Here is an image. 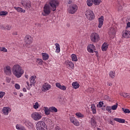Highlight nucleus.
Listing matches in <instances>:
<instances>
[{
	"instance_id": "1",
	"label": "nucleus",
	"mask_w": 130,
	"mask_h": 130,
	"mask_svg": "<svg viewBox=\"0 0 130 130\" xmlns=\"http://www.w3.org/2000/svg\"><path fill=\"white\" fill-rule=\"evenodd\" d=\"M59 6V2L58 0H49L48 4H46L43 7V11L42 12L43 16H48L51 13V11H56V8Z\"/></svg>"
},
{
	"instance_id": "2",
	"label": "nucleus",
	"mask_w": 130,
	"mask_h": 130,
	"mask_svg": "<svg viewBox=\"0 0 130 130\" xmlns=\"http://www.w3.org/2000/svg\"><path fill=\"white\" fill-rule=\"evenodd\" d=\"M12 73L17 79H20L24 75V69H22L21 66L16 64L13 66L12 68Z\"/></svg>"
},
{
	"instance_id": "3",
	"label": "nucleus",
	"mask_w": 130,
	"mask_h": 130,
	"mask_svg": "<svg viewBox=\"0 0 130 130\" xmlns=\"http://www.w3.org/2000/svg\"><path fill=\"white\" fill-rule=\"evenodd\" d=\"M67 12L69 14H76L78 12V5L76 4H71L68 6Z\"/></svg>"
},
{
	"instance_id": "4",
	"label": "nucleus",
	"mask_w": 130,
	"mask_h": 130,
	"mask_svg": "<svg viewBox=\"0 0 130 130\" xmlns=\"http://www.w3.org/2000/svg\"><path fill=\"white\" fill-rule=\"evenodd\" d=\"M36 126L37 130H48L47 125H46L45 122L42 121H38Z\"/></svg>"
},
{
	"instance_id": "5",
	"label": "nucleus",
	"mask_w": 130,
	"mask_h": 130,
	"mask_svg": "<svg viewBox=\"0 0 130 130\" xmlns=\"http://www.w3.org/2000/svg\"><path fill=\"white\" fill-rule=\"evenodd\" d=\"M85 16L89 21H93L95 19V14L91 10H87L85 12Z\"/></svg>"
},
{
	"instance_id": "6",
	"label": "nucleus",
	"mask_w": 130,
	"mask_h": 130,
	"mask_svg": "<svg viewBox=\"0 0 130 130\" xmlns=\"http://www.w3.org/2000/svg\"><path fill=\"white\" fill-rule=\"evenodd\" d=\"M90 40L94 43H97V42L100 41V36H99V34L96 32L91 33L90 35Z\"/></svg>"
},
{
	"instance_id": "7",
	"label": "nucleus",
	"mask_w": 130,
	"mask_h": 130,
	"mask_svg": "<svg viewBox=\"0 0 130 130\" xmlns=\"http://www.w3.org/2000/svg\"><path fill=\"white\" fill-rule=\"evenodd\" d=\"M21 4L26 10H30L32 7V4L31 2L28 1L27 0H22L21 1Z\"/></svg>"
},
{
	"instance_id": "8",
	"label": "nucleus",
	"mask_w": 130,
	"mask_h": 130,
	"mask_svg": "<svg viewBox=\"0 0 130 130\" xmlns=\"http://www.w3.org/2000/svg\"><path fill=\"white\" fill-rule=\"evenodd\" d=\"M31 117L34 120L38 121V120H40L42 118V115H41V113L35 112L31 114Z\"/></svg>"
},
{
	"instance_id": "9",
	"label": "nucleus",
	"mask_w": 130,
	"mask_h": 130,
	"mask_svg": "<svg viewBox=\"0 0 130 130\" xmlns=\"http://www.w3.org/2000/svg\"><path fill=\"white\" fill-rule=\"evenodd\" d=\"M51 89V85L48 83H45L43 84L42 90L43 92H46Z\"/></svg>"
},
{
	"instance_id": "10",
	"label": "nucleus",
	"mask_w": 130,
	"mask_h": 130,
	"mask_svg": "<svg viewBox=\"0 0 130 130\" xmlns=\"http://www.w3.org/2000/svg\"><path fill=\"white\" fill-rule=\"evenodd\" d=\"M24 40L27 45H30L33 42V38L31 36L27 35L25 37Z\"/></svg>"
},
{
	"instance_id": "11",
	"label": "nucleus",
	"mask_w": 130,
	"mask_h": 130,
	"mask_svg": "<svg viewBox=\"0 0 130 130\" xmlns=\"http://www.w3.org/2000/svg\"><path fill=\"white\" fill-rule=\"evenodd\" d=\"M4 73L7 76H11L12 75V69L11 67L7 66L4 69Z\"/></svg>"
},
{
	"instance_id": "12",
	"label": "nucleus",
	"mask_w": 130,
	"mask_h": 130,
	"mask_svg": "<svg viewBox=\"0 0 130 130\" xmlns=\"http://www.w3.org/2000/svg\"><path fill=\"white\" fill-rule=\"evenodd\" d=\"M12 111V109L10 107H3L2 109L3 113L4 115H9V112Z\"/></svg>"
},
{
	"instance_id": "13",
	"label": "nucleus",
	"mask_w": 130,
	"mask_h": 130,
	"mask_svg": "<svg viewBox=\"0 0 130 130\" xmlns=\"http://www.w3.org/2000/svg\"><path fill=\"white\" fill-rule=\"evenodd\" d=\"M122 36L123 38H130V31L128 30H124L122 32Z\"/></svg>"
},
{
	"instance_id": "14",
	"label": "nucleus",
	"mask_w": 130,
	"mask_h": 130,
	"mask_svg": "<svg viewBox=\"0 0 130 130\" xmlns=\"http://www.w3.org/2000/svg\"><path fill=\"white\" fill-rule=\"evenodd\" d=\"M65 63L70 70H74V64L73 62L68 60L65 61Z\"/></svg>"
},
{
	"instance_id": "15",
	"label": "nucleus",
	"mask_w": 130,
	"mask_h": 130,
	"mask_svg": "<svg viewBox=\"0 0 130 130\" xmlns=\"http://www.w3.org/2000/svg\"><path fill=\"white\" fill-rule=\"evenodd\" d=\"M94 50H95V46L93 44H89L87 46V51L88 52H90V53H94Z\"/></svg>"
},
{
	"instance_id": "16",
	"label": "nucleus",
	"mask_w": 130,
	"mask_h": 130,
	"mask_svg": "<svg viewBox=\"0 0 130 130\" xmlns=\"http://www.w3.org/2000/svg\"><path fill=\"white\" fill-rule=\"evenodd\" d=\"M23 123L27 126L29 128H33L34 127V125L33 124V123L30 122L28 120H24L23 121Z\"/></svg>"
},
{
	"instance_id": "17",
	"label": "nucleus",
	"mask_w": 130,
	"mask_h": 130,
	"mask_svg": "<svg viewBox=\"0 0 130 130\" xmlns=\"http://www.w3.org/2000/svg\"><path fill=\"white\" fill-rule=\"evenodd\" d=\"M55 86L57 88L60 89V90H62V91H66L67 90V87L64 85H61L59 83H56Z\"/></svg>"
},
{
	"instance_id": "18",
	"label": "nucleus",
	"mask_w": 130,
	"mask_h": 130,
	"mask_svg": "<svg viewBox=\"0 0 130 130\" xmlns=\"http://www.w3.org/2000/svg\"><path fill=\"white\" fill-rule=\"evenodd\" d=\"M104 22V17L101 16L99 18V25L98 28H101L103 26V23Z\"/></svg>"
},
{
	"instance_id": "19",
	"label": "nucleus",
	"mask_w": 130,
	"mask_h": 130,
	"mask_svg": "<svg viewBox=\"0 0 130 130\" xmlns=\"http://www.w3.org/2000/svg\"><path fill=\"white\" fill-rule=\"evenodd\" d=\"M35 79H36V76H31V77L29 78L30 86H32V85H35V83H36Z\"/></svg>"
},
{
	"instance_id": "20",
	"label": "nucleus",
	"mask_w": 130,
	"mask_h": 130,
	"mask_svg": "<svg viewBox=\"0 0 130 130\" xmlns=\"http://www.w3.org/2000/svg\"><path fill=\"white\" fill-rule=\"evenodd\" d=\"M72 86L74 89H79L80 84L78 82L76 81L72 83Z\"/></svg>"
},
{
	"instance_id": "21",
	"label": "nucleus",
	"mask_w": 130,
	"mask_h": 130,
	"mask_svg": "<svg viewBox=\"0 0 130 130\" xmlns=\"http://www.w3.org/2000/svg\"><path fill=\"white\" fill-rule=\"evenodd\" d=\"M108 48V44L104 43L102 46V50L103 51H106Z\"/></svg>"
},
{
	"instance_id": "22",
	"label": "nucleus",
	"mask_w": 130,
	"mask_h": 130,
	"mask_svg": "<svg viewBox=\"0 0 130 130\" xmlns=\"http://www.w3.org/2000/svg\"><path fill=\"white\" fill-rule=\"evenodd\" d=\"M115 32H116V29L113 27H111L109 30V35H114V34H115Z\"/></svg>"
},
{
	"instance_id": "23",
	"label": "nucleus",
	"mask_w": 130,
	"mask_h": 130,
	"mask_svg": "<svg viewBox=\"0 0 130 130\" xmlns=\"http://www.w3.org/2000/svg\"><path fill=\"white\" fill-rule=\"evenodd\" d=\"M90 109L91 111H92L93 114H96L97 111L96 109V106H95V104H91Z\"/></svg>"
},
{
	"instance_id": "24",
	"label": "nucleus",
	"mask_w": 130,
	"mask_h": 130,
	"mask_svg": "<svg viewBox=\"0 0 130 130\" xmlns=\"http://www.w3.org/2000/svg\"><path fill=\"white\" fill-rule=\"evenodd\" d=\"M114 120L117 121V122H119L120 123H124V122H125V120L119 118H114Z\"/></svg>"
},
{
	"instance_id": "25",
	"label": "nucleus",
	"mask_w": 130,
	"mask_h": 130,
	"mask_svg": "<svg viewBox=\"0 0 130 130\" xmlns=\"http://www.w3.org/2000/svg\"><path fill=\"white\" fill-rule=\"evenodd\" d=\"M14 9L16 11L18 12V13H26V10L21 7H14Z\"/></svg>"
},
{
	"instance_id": "26",
	"label": "nucleus",
	"mask_w": 130,
	"mask_h": 130,
	"mask_svg": "<svg viewBox=\"0 0 130 130\" xmlns=\"http://www.w3.org/2000/svg\"><path fill=\"white\" fill-rule=\"evenodd\" d=\"M55 46L56 48L55 52L56 53H59L60 52V46H59V44L56 43L55 44Z\"/></svg>"
},
{
	"instance_id": "27",
	"label": "nucleus",
	"mask_w": 130,
	"mask_h": 130,
	"mask_svg": "<svg viewBox=\"0 0 130 130\" xmlns=\"http://www.w3.org/2000/svg\"><path fill=\"white\" fill-rule=\"evenodd\" d=\"M42 55L43 60H47L49 58V55L46 53H42Z\"/></svg>"
},
{
	"instance_id": "28",
	"label": "nucleus",
	"mask_w": 130,
	"mask_h": 130,
	"mask_svg": "<svg viewBox=\"0 0 130 130\" xmlns=\"http://www.w3.org/2000/svg\"><path fill=\"white\" fill-rule=\"evenodd\" d=\"M44 111L46 115H49L50 114V110H49V108H48L47 107H44Z\"/></svg>"
},
{
	"instance_id": "29",
	"label": "nucleus",
	"mask_w": 130,
	"mask_h": 130,
	"mask_svg": "<svg viewBox=\"0 0 130 130\" xmlns=\"http://www.w3.org/2000/svg\"><path fill=\"white\" fill-rule=\"evenodd\" d=\"M0 28L2 29H4V30H10L11 29V27L10 25H7L5 27H4V25H0Z\"/></svg>"
},
{
	"instance_id": "30",
	"label": "nucleus",
	"mask_w": 130,
	"mask_h": 130,
	"mask_svg": "<svg viewBox=\"0 0 130 130\" xmlns=\"http://www.w3.org/2000/svg\"><path fill=\"white\" fill-rule=\"evenodd\" d=\"M50 112H57V109L55 107H49Z\"/></svg>"
},
{
	"instance_id": "31",
	"label": "nucleus",
	"mask_w": 130,
	"mask_h": 130,
	"mask_svg": "<svg viewBox=\"0 0 130 130\" xmlns=\"http://www.w3.org/2000/svg\"><path fill=\"white\" fill-rule=\"evenodd\" d=\"M71 56L72 61H78V57H77L76 54H72Z\"/></svg>"
},
{
	"instance_id": "32",
	"label": "nucleus",
	"mask_w": 130,
	"mask_h": 130,
	"mask_svg": "<svg viewBox=\"0 0 130 130\" xmlns=\"http://www.w3.org/2000/svg\"><path fill=\"white\" fill-rule=\"evenodd\" d=\"M120 96H122V97H124V98H130V95H128L127 93L121 92L120 93Z\"/></svg>"
},
{
	"instance_id": "33",
	"label": "nucleus",
	"mask_w": 130,
	"mask_h": 130,
	"mask_svg": "<svg viewBox=\"0 0 130 130\" xmlns=\"http://www.w3.org/2000/svg\"><path fill=\"white\" fill-rule=\"evenodd\" d=\"M40 107V105H39V103H38V102H36L33 104V108H34V109H38Z\"/></svg>"
},
{
	"instance_id": "34",
	"label": "nucleus",
	"mask_w": 130,
	"mask_h": 130,
	"mask_svg": "<svg viewBox=\"0 0 130 130\" xmlns=\"http://www.w3.org/2000/svg\"><path fill=\"white\" fill-rule=\"evenodd\" d=\"M93 5H95V6H99L101 3V0H93Z\"/></svg>"
},
{
	"instance_id": "35",
	"label": "nucleus",
	"mask_w": 130,
	"mask_h": 130,
	"mask_svg": "<svg viewBox=\"0 0 130 130\" xmlns=\"http://www.w3.org/2000/svg\"><path fill=\"white\" fill-rule=\"evenodd\" d=\"M93 0H87V5L88 7H92L93 6Z\"/></svg>"
},
{
	"instance_id": "36",
	"label": "nucleus",
	"mask_w": 130,
	"mask_h": 130,
	"mask_svg": "<svg viewBox=\"0 0 130 130\" xmlns=\"http://www.w3.org/2000/svg\"><path fill=\"white\" fill-rule=\"evenodd\" d=\"M91 124L92 125V126H96V121H95V120L94 119V118H91Z\"/></svg>"
},
{
	"instance_id": "37",
	"label": "nucleus",
	"mask_w": 130,
	"mask_h": 130,
	"mask_svg": "<svg viewBox=\"0 0 130 130\" xmlns=\"http://www.w3.org/2000/svg\"><path fill=\"white\" fill-rule=\"evenodd\" d=\"M109 76L112 78V79H114V78H115V72L110 71L109 73Z\"/></svg>"
},
{
	"instance_id": "38",
	"label": "nucleus",
	"mask_w": 130,
	"mask_h": 130,
	"mask_svg": "<svg viewBox=\"0 0 130 130\" xmlns=\"http://www.w3.org/2000/svg\"><path fill=\"white\" fill-rule=\"evenodd\" d=\"M75 115L77 116L78 118H83L84 117V115L82 114L81 113H76Z\"/></svg>"
},
{
	"instance_id": "39",
	"label": "nucleus",
	"mask_w": 130,
	"mask_h": 130,
	"mask_svg": "<svg viewBox=\"0 0 130 130\" xmlns=\"http://www.w3.org/2000/svg\"><path fill=\"white\" fill-rule=\"evenodd\" d=\"M122 111L124 112L125 114H129L130 113V110L128 109H124L123 108H122Z\"/></svg>"
},
{
	"instance_id": "40",
	"label": "nucleus",
	"mask_w": 130,
	"mask_h": 130,
	"mask_svg": "<svg viewBox=\"0 0 130 130\" xmlns=\"http://www.w3.org/2000/svg\"><path fill=\"white\" fill-rule=\"evenodd\" d=\"M74 125L76 126H79L80 125V122L78 120H75L73 123Z\"/></svg>"
},
{
	"instance_id": "41",
	"label": "nucleus",
	"mask_w": 130,
	"mask_h": 130,
	"mask_svg": "<svg viewBox=\"0 0 130 130\" xmlns=\"http://www.w3.org/2000/svg\"><path fill=\"white\" fill-rule=\"evenodd\" d=\"M118 106V104L116 103V105L112 106L111 107L112 108V110H116L117 109V107Z\"/></svg>"
},
{
	"instance_id": "42",
	"label": "nucleus",
	"mask_w": 130,
	"mask_h": 130,
	"mask_svg": "<svg viewBox=\"0 0 130 130\" xmlns=\"http://www.w3.org/2000/svg\"><path fill=\"white\" fill-rule=\"evenodd\" d=\"M8 14V13L7 11H3L0 12V16H7Z\"/></svg>"
},
{
	"instance_id": "43",
	"label": "nucleus",
	"mask_w": 130,
	"mask_h": 130,
	"mask_svg": "<svg viewBox=\"0 0 130 130\" xmlns=\"http://www.w3.org/2000/svg\"><path fill=\"white\" fill-rule=\"evenodd\" d=\"M0 51H3L4 52H8V49H7L5 47H0Z\"/></svg>"
},
{
	"instance_id": "44",
	"label": "nucleus",
	"mask_w": 130,
	"mask_h": 130,
	"mask_svg": "<svg viewBox=\"0 0 130 130\" xmlns=\"http://www.w3.org/2000/svg\"><path fill=\"white\" fill-rule=\"evenodd\" d=\"M75 120H76V119L75 117H73V116L70 117V120L71 122H72V123H73L74 122V121H75Z\"/></svg>"
},
{
	"instance_id": "45",
	"label": "nucleus",
	"mask_w": 130,
	"mask_h": 130,
	"mask_svg": "<svg viewBox=\"0 0 130 130\" xmlns=\"http://www.w3.org/2000/svg\"><path fill=\"white\" fill-rule=\"evenodd\" d=\"M26 84L27 85V90H30V88H31V86L32 85H31V84H30L29 83V82H28V81H26Z\"/></svg>"
},
{
	"instance_id": "46",
	"label": "nucleus",
	"mask_w": 130,
	"mask_h": 130,
	"mask_svg": "<svg viewBox=\"0 0 130 130\" xmlns=\"http://www.w3.org/2000/svg\"><path fill=\"white\" fill-rule=\"evenodd\" d=\"M37 62H38L39 64H42V62H43V60L42 59L38 58L37 60Z\"/></svg>"
},
{
	"instance_id": "47",
	"label": "nucleus",
	"mask_w": 130,
	"mask_h": 130,
	"mask_svg": "<svg viewBox=\"0 0 130 130\" xmlns=\"http://www.w3.org/2000/svg\"><path fill=\"white\" fill-rule=\"evenodd\" d=\"M103 102H100L99 103V104L97 105V107H98L99 108H101V107H102V106H103Z\"/></svg>"
},
{
	"instance_id": "48",
	"label": "nucleus",
	"mask_w": 130,
	"mask_h": 130,
	"mask_svg": "<svg viewBox=\"0 0 130 130\" xmlns=\"http://www.w3.org/2000/svg\"><path fill=\"white\" fill-rule=\"evenodd\" d=\"M6 95V92L4 91H0V98H3L4 96Z\"/></svg>"
},
{
	"instance_id": "49",
	"label": "nucleus",
	"mask_w": 130,
	"mask_h": 130,
	"mask_svg": "<svg viewBox=\"0 0 130 130\" xmlns=\"http://www.w3.org/2000/svg\"><path fill=\"white\" fill-rule=\"evenodd\" d=\"M112 108L110 106H108L107 107V108H106V110L108 111V112L109 113H111V110H112Z\"/></svg>"
},
{
	"instance_id": "50",
	"label": "nucleus",
	"mask_w": 130,
	"mask_h": 130,
	"mask_svg": "<svg viewBox=\"0 0 130 130\" xmlns=\"http://www.w3.org/2000/svg\"><path fill=\"white\" fill-rule=\"evenodd\" d=\"M15 87L17 90H20V85L18 83L15 84Z\"/></svg>"
},
{
	"instance_id": "51",
	"label": "nucleus",
	"mask_w": 130,
	"mask_h": 130,
	"mask_svg": "<svg viewBox=\"0 0 130 130\" xmlns=\"http://www.w3.org/2000/svg\"><path fill=\"white\" fill-rule=\"evenodd\" d=\"M104 98L105 100H107L108 101H109V100H110V98L108 96V95L104 96Z\"/></svg>"
},
{
	"instance_id": "52",
	"label": "nucleus",
	"mask_w": 130,
	"mask_h": 130,
	"mask_svg": "<svg viewBox=\"0 0 130 130\" xmlns=\"http://www.w3.org/2000/svg\"><path fill=\"white\" fill-rule=\"evenodd\" d=\"M22 126H21V125H19V124H17L16 125V128L17 129H18V130H20V128H21V127Z\"/></svg>"
},
{
	"instance_id": "53",
	"label": "nucleus",
	"mask_w": 130,
	"mask_h": 130,
	"mask_svg": "<svg viewBox=\"0 0 130 130\" xmlns=\"http://www.w3.org/2000/svg\"><path fill=\"white\" fill-rule=\"evenodd\" d=\"M19 130H26V129L24 127V126H21L19 129Z\"/></svg>"
},
{
	"instance_id": "54",
	"label": "nucleus",
	"mask_w": 130,
	"mask_h": 130,
	"mask_svg": "<svg viewBox=\"0 0 130 130\" xmlns=\"http://www.w3.org/2000/svg\"><path fill=\"white\" fill-rule=\"evenodd\" d=\"M89 91H91V92H94V88H89Z\"/></svg>"
},
{
	"instance_id": "55",
	"label": "nucleus",
	"mask_w": 130,
	"mask_h": 130,
	"mask_svg": "<svg viewBox=\"0 0 130 130\" xmlns=\"http://www.w3.org/2000/svg\"><path fill=\"white\" fill-rule=\"evenodd\" d=\"M127 27L129 28L130 27V22H128L127 23Z\"/></svg>"
},
{
	"instance_id": "56",
	"label": "nucleus",
	"mask_w": 130,
	"mask_h": 130,
	"mask_svg": "<svg viewBox=\"0 0 130 130\" xmlns=\"http://www.w3.org/2000/svg\"><path fill=\"white\" fill-rule=\"evenodd\" d=\"M110 124H111L112 125H114V124H113V121H112V120H110Z\"/></svg>"
},
{
	"instance_id": "57",
	"label": "nucleus",
	"mask_w": 130,
	"mask_h": 130,
	"mask_svg": "<svg viewBox=\"0 0 130 130\" xmlns=\"http://www.w3.org/2000/svg\"><path fill=\"white\" fill-rule=\"evenodd\" d=\"M107 85H108V86H112V83H107Z\"/></svg>"
},
{
	"instance_id": "58",
	"label": "nucleus",
	"mask_w": 130,
	"mask_h": 130,
	"mask_svg": "<svg viewBox=\"0 0 130 130\" xmlns=\"http://www.w3.org/2000/svg\"><path fill=\"white\" fill-rule=\"evenodd\" d=\"M22 90H23V92H27V89H26L25 88H23Z\"/></svg>"
},
{
	"instance_id": "59",
	"label": "nucleus",
	"mask_w": 130,
	"mask_h": 130,
	"mask_svg": "<svg viewBox=\"0 0 130 130\" xmlns=\"http://www.w3.org/2000/svg\"><path fill=\"white\" fill-rule=\"evenodd\" d=\"M24 77L26 79H28V78H29V76L28 75H25Z\"/></svg>"
},
{
	"instance_id": "60",
	"label": "nucleus",
	"mask_w": 130,
	"mask_h": 130,
	"mask_svg": "<svg viewBox=\"0 0 130 130\" xmlns=\"http://www.w3.org/2000/svg\"><path fill=\"white\" fill-rule=\"evenodd\" d=\"M54 130H61V129H60L58 127H56V128H55V129Z\"/></svg>"
},
{
	"instance_id": "61",
	"label": "nucleus",
	"mask_w": 130,
	"mask_h": 130,
	"mask_svg": "<svg viewBox=\"0 0 130 130\" xmlns=\"http://www.w3.org/2000/svg\"><path fill=\"white\" fill-rule=\"evenodd\" d=\"M72 1H69L68 2L69 5H71V4H72Z\"/></svg>"
},
{
	"instance_id": "62",
	"label": "nucleus",
	"mask_w": 130,
	"mask_h": 130,
	"mask_svg": "<svg viewBox=\"0 0 130 130\" xmlns=\"http://www.w3.org/2000/svg\"><path fill=\"white\" fill-rule=\"evenodd\" d=\"M13 35H18V33L17 32L13 33Z\"/></svg>"
},
{
	"instance_id": "63",
	"label": "nucleus",
	"mask_w": 130,
	"mask_h": 130,
	"mask_svg": "<svg viewBox=\"0 0 130 130\" xmlns=\"http://www.w3.org/2000/svg\"><path fill=\"white\" fill-rule=\"evenodd\" d=\"M97 130H102V129H101V128H100L98 127V128H97Z\"/></svg>"
},
{
	"instance_id": "64",
	"label": "nucleus",
	"mask_w": 130,
	"mask_h": 130,
	"mask_svg": "<svg viewBox=\"0 0 130 130\" xmlns=\"http://www.w3.org/2000/svg\"><path fill=\"white\" fill-rule=\"evenodd\" d=\"M94 52H95L96 53H97V51H94Z\"/></svg>"
}]
</instances>
